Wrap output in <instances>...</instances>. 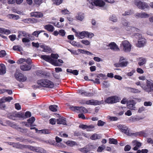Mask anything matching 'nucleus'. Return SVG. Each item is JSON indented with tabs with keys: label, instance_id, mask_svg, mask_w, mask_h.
Segmentation results:
<instances>
[{
	"label": "nucleus",
	"instance_id": "f257e3e1",
	"mask_svg": "<svg viewBox=\"0 0 153 153\" xmlns=\"http://www.w3.org/2000/svg\"><path fill=\"white\" fill-rule=\"evenodd\" d=\"M146 80V84L144 83L143 81L137 82L135 84L137 85H140L145 91L149 93H152V96L153 97V81L151 82L147 79Z\"/></svg>",
	"mask_w": 153,
	"mask_h": 153
},
{
	"label": "nucleus",
	"instance_id": "f03ea898",
	"mask_svg": "<svg viewBox=\"0 0 153 153\" xmlns=\"http://www.w3.org/2000/svg\"><path fill=\"white\" fill-rule=\"evenodd\" d=\"M38 85L40 87L52 88L54 87L53 83L51 81L47 79H42L37 81Z\"/></svg>",
	"mask_w": 153,
	"mask_h": 153
},
{
	"label": "nucleus",
	"instance_id": "7ed1b4c3",
	"mask_svg": "<svg viewBox=\"0 0 153 153\" xmlns=\"http://www.w3.org/2000/svg\"><path fill=\"white\" fill-rule=\"evenodd\" d=\"M94 36V35L93 33L85 31L78 33L77 35H76L77 37L81 39H83L85 37L91 39Z\"/></svg>",
	"mask_w": 153,
	"mask_h": 153
},
{
	"label": "nucleus",
	"instance_id": "20e7f679",
	"mask_svg": "<svg viewBox=\"0 0 153 153\" xmlns=\"http://www.w3.org/2000/svg\"><path fill=\"white\" fill-rule=\"evenodd\" d=\"M134 3L139 9L141 10L149 9L150 8L149 4L147 3L141 1L140 0H135Z\"/></svg>",
	"mask_w": 153,
	"mask_h": 153
},
{
	"label": "nucleus",
	"instance_id": "39448f33",
	"mask_svg": "<svg viewBox=\"0 0 153 153\" xmlns=\"http://www.w3.org/2000/svg\"><path fill=\"white\" fill-rule=\"evenodd\" d=\"M128 63V62L123 56H120L119 62L115 63L114 65L115 67H126Z\"/></svg>",
	"mask_w": 153,
	"mask_h": 153
},
{
	"label": "nucleus",
	"instance_id": "423d86ee",
	"mask_svg": "<svg viewBox=\"0 0 153 153\" xmlns=\"http://www.w3.org/2000/svg\"><path fill=\"white\" fill-rule=\"evenodd\" d=\"M79 103L82 104H86L94 105H100L101 104L100 101L98 100H91L87 101H85V100H80Z\"/></svg>",
	"mask_w": 153,
	"mask_h": 153
},
{
	"label": "nucleus",
	"instance_id": "0eeeda50",
	"mask_svg": "<svg viewBox=\"0 0 153 153\" xmlns=\"http://www.w3.org/2000/svg\"><path fill=\"white\" fill-rule=\"evenodd\" d=\"M91 5L89 6V7L90 8L92 9L94 5L100 7H103L105 5V3L102 0H94L91 2Z\"/></svg>",
	"mask_w": 153,
	"mask_h": 153
},
{
	"label": "nucleus",
	"instance_id": "6e6552de",
	"mask_svg": "<svg viewBox=\"0 0 153 153\" xmlns=\"http://www.w3.org/2000/svg\"><path fill=\"white\" fill-rule=\"evenodd\" d=\"M119 101V97L116 96H112L107 98L105 102L109 104H113Z\"/></svg>",
	"mask_w": 153,
	"mask_h": 153
},
{
	"label": "nucleus",
	"instance_id": "1a4fd4ad",
	"mask_svg": "<svg viewBox=\"0 0 153 153\" xmlns=\"http://www.w3.org/2000/svg\"><path fill=\"white\" fill-rule=\"evenodd\" d=\"M15 77L18 81L20 82H24L27 79V77L23 74L18 72H16L15 74Z\"/></svg>",
	"mask_w": 153,
	"mask_h": 153
},
{
	"label": "nucleus",
	"instance_id": "9d476101",
	"mask_svg": "<svg viewBox=\"0 0 153 153\" xmlns=\"http://www.w3.org/2000/svg\"><path fill=\"white\" fill-rule=\"evenodd\" d=\"M7 102H10V97H4L0 99V109H4L5 108L6 105L4 103Z\"/></svg>",
	"mask_w": 153,
	"mask_h": 153
},
{
	"label": "nucleus",
	"instance_id": "9b49d317",
	"mask_svg": "<svg viewBox=\"0 0 153 153\" xmlns=\"http://www.w3.org/2000/svg\"><path fill=\"white\" fill-rule=\"evenodd\" d=\"M123 50L125 52H128L130 51L131 45L128 41L125 40L123 41Z\"/></svg>",
	"mask_w": 153,
	"mask_h": 153
},
{
	"label": "nucleus",
	"instance_id": "f8f14e48",
	"mask_svg": "<svg viewBox=\"0 0 153 153\" xmlns=\"http://www.w3.org/2000/svg\"><path fill=\"white\" fill-rule=\"evenodd\" d=\"M118 127L120 130L123 132L128 135H131L132 133L129 132L128 127L125 125H120Z\"/></svg>",
	"mask_w": 153,
	"mask_h": 153
},
{
	"label": "nucleus",
	"instance_id": "ddd939ff",
	"mask_svg": "<svg viewBox=\"0 0 153 153\" xmlns=\"http://www.w3.org/2000/svg\"><path fill=\"white\" fill-rule=\"evenodd\" d=\"M146 40L143 38L141 37L138 39V42L136 44V46L138 48L144 47L146 44Z\"/></svg>",
	"mask_w": 153,
	"mask_h": 153
},
{
	"label": "nucleus",
	"instance_id": "4468645a",
	"mask_svg": "<svg viewBox=\"0 0 153 153\" xmlns=\"http://www.w3.org/2000/svg\"><path fill=\"white\" fill-rule=\"evenodd\" d=\"M78 93L82 96L90 97L93 96V94L90 92H87L82 90H79L78 91Z\"/></svg>",
	"mask_w": 153,
	"mask_h": 153
},
{
	"label": "nucleus",
	"instance_id": "2eb2a0df",
	"mask_svg": "<svg viewBox=\"0 0 153 153\" xmlns=\"http://www.w3.org/2000/svg\"><path fill=\"white\" fill-rule=\"evenodd\" d=\"M31 16L35 17L36 18H42L43 16L42 13L39 12H34L31 13Z\"/></svg>",
	"mask_w": 153,
	"mask_h": 153
},
{
	"label": "nucleus",
	"instance_id": "dca6fc26",
	"mask_svg": "<svg viewBox=\"0 0 153 153\" xmlns=\"http://www.w3.org/2000/svg\"><path fill=\"white\" fill-rule=\"evenodd\" d=\"M45 29L50 32H53L54 30V27L52 25L48 24L44 26Z\"/></svg>",
	"mask_w": 153,
	"mask_h": 153
},
{
	"label": "nucleus",
	"instance_id": "f3484780",
	"mask_svg": "<svg viewBox=\"0 0 153 153\" xmlns=\"http://www.w3.org/2000/svg\"><path fill=\"white\" fill-rule=\"evenodd\" d=\"M20 68L23 71H27L30 70L31 68V66L28 65H22L20 66Z\"/></svg>",
	"mask_w": 153,
	"mask_h": 153
},
{
	"label": "nucleus",
	"instance_id": "a211bd4d",
	"mask_svg": "<svg viewBox=\"0 0 153 153\" xmlns=\"http://www.w3.org/2000/svg\"><path fill=\"white\" fill-rule=\"evenodd\" d=\"M76 18L78 20L82 21L84 18V14L81 12H79L76 16Z\"/></svg>",
	"mask_w": 153,
	"mask_h": 153
},
{
	"label": "nucleus",
	"instance_id": "6ab92c4d",
	"mask_svg": "<svg viewBox=\"0 0 153 153\" xmlns=\"http://www.w3.org/2000/svg\"><path fill=\"white\" fill-rule=\"evenodd\" d=\"M41 58L45 60V61L51 63L52 59L50 56L47 55H43L41 56Z\"/></svg>",
	"mask_w": 153,
	"mask_h": 153
},
{
	"label": "nucleus",
	"instance_id": "aec40b11",
	"mask_svg": "<svg viewBox=\"0 0 153 153\" xmlns=\"http://www.w3.org/2000/svg\"><path fill=\"white\" fill-rule=\"evenodd\" d=\"M143 118L137 116L131 117L129 120L130 121L132 122H135L138 121L140 120L143 119Z\"/></svg>",
	"mask_w": 153,
	"mask_h": 153
},
{
	"label": "nucleus",
	"instance_id": "412c9836",
	"mask_svg": "<svg viewBox=\"0 0 153 153\" xmlns=\"http://www.w3.org/2000/svg\"><path fill=\"white\" fill-rule=\"evenodd\" d=\"M57 123L58 124H62L63 125H67L66 124V121L65 120V118H59L57 119Z\"/></svg>",
	"mask_w": 153,
	"mask_h": 153
},
{
	"label": "nucleus",
	"instance_id": "4be33fe9",
	"mask_svg": "<svg viewBox=\"0 0 153 153\" xmlns=\"http://www.w3.org/2000/svg\"><path fill=\"white\" fill-rule=\"evenodd\" d=\"M108 47L110 48V49L113 50H117L119 49L116 44L114 42H112L111 43L108 45Z\"/></svg>",
	"mask_w": 153,
	"mask_h": 153
},
{
	"label": "nucleus",
	"instance_id": "5701e85b",
	"mask_svg": "<svg viewBox=\"0 0 153 153\" xmlns=\"http://www.w3.org/2000/svg\"><path fill=\"white\" fill-rule=\"evenodd\" d=\"M128 89L130 92L135 94L139 93L141 92V91L138 89L131 87H128Z\"/></svg>",
	"mask_w": 153,
	"mask_h": 153
},
{
	"label": "nucleus",
	"instance_id": "b1692460",
	"mask_svg": "<svg viewBox=\"0 0 153 153\" xmlns=\"http://www.w3.org/2000/svg\"><path fill=\"white\" fill-rule=\"evenodd\" d=\"M101 137L100 134H97L96 133L94 134L90 137V139L93 140H95L97 139H99Z\"/></svg>",
	"mask_w": 153,
	"mask_h": 153
},
{
	"label": "nucleus",
	"instance_id": "393cba45",
	"mask_svg": "<svg viewBox=\"0 0 153 153\" xmlns=\"http://www.w3.org/2000/svg\"><path fill=\"white\" fill-rule=\"evenodd\" d=\"M127 107L130 109H132L135 104L134 101V100H130L127 103Z\"/></svg>",
	"mask_w": 153,
	"mask_h": 153
},
{
	"label": "nucleus",
	"instance_id": "a878e982",
	"mask_svg": "<svg viewBox=\"0 0 153 153\" xmlns=\"http://www.w3.org/2000/svg\"><path fill=\"white\" fill-rule=\"evenodd\" d=\"M34 151L38 153H46V151L44 149L37 147H35Z\"/></svg>",
	"mask_w": 153,
	"mask_h": 153
},
{
	"label": "nucleus",
	"instance_id": "bb28decb",
	"mask_svg": "<svg viewBox=\"0 0 153 153\" xmlns=\"http://www.w3.org/2000/svg\"><path fill=\"white\" fill-rule=\"evenodd\" d=\"M1 68H0V75L4 74L6 73L5 67L3 64L0 65Z\"/></svg>",
	"mask_w": 153,
	"mask_h": 153
},
{
	"label": "nucleus",
	"instance_id": "cd10ccee",
	"mask_svg": "<svg viewBox=\"0 0 153 153\" xmlns=\"http://www.w3.org/2000/svg\"><path fill=\"white\" fill-rule=\"evenodd\" d=\"M68 146L73 147L75 145H77V143L75 141H73L68 140L67 142H65Z\"/></svg>",
	"mask_w": 153,
	"mask_h": 153
},
{
	"label": "nucleus",
	"instance_id": "c85d7f7f",
	"mask_svg": "<svg viewBox=\"0 0 153 153\" xmlns=\"http://www.w3.org/2000/svg\"><path fill=\"white\" fill-rule=\"evenodd\" d=\"M24 145H22L19 143H14L13 146L17 148L22 149L24 148Z\"/></svg>",
	"mask_w": 153,
	"mask_h": 153
},
{
	"label": "nucleus",
	"instance_id": "c756f323",
	"mask_svg": "<svg viewBox=\"0 0 153 153\" xmlns=\"http://www.w3.org/2000/svg\"><path fill=\"white\" fill-rule=\"evenodd\" d=\"M51 133L50 130L48 129H43L39 130V133L49 134Z\"/></svg>",
	"mask_w": 153,
	"mask_h": 153
},
{
	"label": "nucleus",
	"instance_id": "7c9ffc66",
	"mask_svg": "<svg viewBox=\"0 0 153 153\" xmlns=\"http://www.w3.org/2000/svg\"><path fill=\"white\" fill-rule=\"evenodd\" d=\"M0 33L2 34H10V30L5 28L0 27Z\"/></svg>",
	"mask_w": 153,
	"mask_h": 153
},
{
	"label": "nucleus",
	"instance_id": "2f4dec72",
	"mask_svg": "<svg viewBox=\"0 0 153 153\" xmlns=\"http://www.w3.org/2000/svg\"><path fill=\"white\" fill-rule=\"evenodd\" d=\"M140 62H138V65L140 66H142L146 63V59L143 57L139 58Z\"/></svg>",
	"mask_w": 153,
	"mask_h": 153
},
{
	"label": "nucleus",
	"instance_id": "473e14b6",
	"mask_svg": "<svg viewBox=\"0 0 153 153\" xmlns=\"http://www.w3.org/2000/svg\"><path fill=\"white\" fill-rule=\"evenodd\" d=\"M35 120V118L33 117H32L27 120L28 123L30 124V126H34V125L32 124Z\"/></svg>",
	"mask_w": 153,
	"mask_h": 153
},
{
	"label": "nucleus",
	"instance_id": "72a5a7b5",
	"mask_svg": "<svg viewBox=\"0 0 153 153\" xmlns=\"http://www.w3.org/2000/svg\"><path fill=\"white\" fill-rule=\"evenodd\" d=\"M57 106L56 105H52L49 106V109L51 111L53 112H56L57 111Z\"/></svg>",
	"mask_w": 153,
	"mask_h": 153
},
{
	"label": "nucleus",
	"instance_id": "f704fd0d",
	"mask_svg": "<svg viewBox=\"0 0 153 153\" xmlns=\"http://www.w3.org/2000/svg\"><path fill=\"white\" fill-rule=\"evenodd\" d=\"M13 116L16 117L24 118V114L22 113H16L13 114Z\"/></svg>",
	"mask_w": 153,
	"mask_h": 153
},
{
	"label": "nucleus",
	"instance_id": "c9c22d12",
	"mask_svg": "<svg viewBox=\"0 0 153 153\" xmlns=\"http://www.w3.org/2000/svg\"><path fill=\"white\" fill-rule=\"evenodd\" d=\"M109 143L116 145L117 143V141L114 138H109Z\"/></svg>",
	"mask_w": 153,
	"mask_h": 153
},
{
	"label": "nucleus",
	"instance_id": "e433bc0d",
	"mask_svg": "<svg viewBox=\"0 0 153 153\" xmlns=\"http://www.w3.org/2000/svg\"><path fill=\"white\" fill-rule=\"evenodd\" d=\"M90 150V148L89 147H87L82 148L81 149V151L85 153H87Z\"/></svg>",
	"mask_w": 153,
	"mask_h": 153
},
{
	"label": "nucleus",
	"instance_id": "4c0bfd02",
	"mask_svg": "<svg viewBox=\"0 0 153 153\" xmlns=\"http://www.w3.org/2000/svg\"><path fill=\"white\" fill-rule=\"evenodd\" d=\"M44 30L35 31L33 33L32 35L36 37H38L39 34L41 33L44 32Z\"/></svg>",
	"mask_w": 153,
	"mask_h": 153
},
{
	"label": "nucleus",
	"instance_id": "58836bf2",
	"mask_svg": "<svg viewBox=\"0 0 153 153\" xmlns=\"http://www.w3.org/2000/svg\"><path fill=\"white\" fill-rule=\"evenodd\" d=\"M13 49L14 50L20 52L22 51V49L21 48V47L19 45L14 46L13 47Z\"/></svg>",
	"mask_w": 153,
	"mask_h": 153
},
{
	"label": "nucleus",
	"instance_id": "ea45409f",
	"mask_svg": "<svg viewBox=\"0 0 153 153\" xmlns=\"http://www.w3.org/2000/svg\"><path fill=\"white\" fill-rule=\"evenodd\" d=\"M50 63L53 65L55 66H60V65L57 62L56 60H54L52 59Z\"/></svg>",
	"mask_w": 153,
	"mask_h": 153
},
{
	"label": "nucleus",
	"instance_id": "a19ab883",
	"mask_svg": "<svg viewBox=\"0 0 153 153\" xmlns=\"http://www.w3.org/2000/svg\"><path fill=\"white\" fill-rule=\"evenodd\" d=\"M79 111L81 112L86 113H88V110L85 108L83 107H79Z\"/></svg>",
	"mask_w": 153,
	"mask_h": 153
},
{
	"label": "nucleus",
	"instance_id": "79ce46f5",
	"mask_svg": "<svg viewBox=\"0 0 153 153\" xmlns=\"http://www.w3.org/2000/svg\"><path fill=\"white\" fill-rule=\"evenodd\" d=\"M35 147L36 146L34 147L30 145H24V148H27L31 151H34Z\"/></svg>",
	"mask_w": 153,
	"mask_h": 153
},
{
	"label": "nucleus",
	"instance_id": "37998d69",
	"mask_svg": "<svg viewBox=\"0 0 153 153\" xmlns=\"http://www.w3.org/2000/svg\"><path fill=\"white\" fill-rule=\"evenodd\" d=\"M109 20L113 21V22H116L117 21V18L114 15H112L110 16Z\"/></svg>",
	"mask_w": 153,
	"mask_h": 153
},
{
	"label": "nucleus",
	"instance_id": "c03bdc74",
	"mask_svg": "<svg viewBox=\"0 0 153 153\" xmlns=\"http://www.w3.org/2000/svg\"><path fill=\"white\" fill-rule=\"evenodd\" d=\"M63 0H52L54 4L57 5H58L61 4L63 2Z\"/></svg>",
	"mask_w": 153,
	"mask_h": 153
},
{
	"label": "nucleus",
	"instance_id": "a18cd8bd",
	"mask_svg": "<svg viewBox=\"0 0 153 153\" xmlns=\"http://www.w3.org/2000/svg\"><path fill=\"white\" fill-rule=\"evenodd\" d=\"M36 74L39 76H43L45 75L44 73L42 71L38 70L36 72Z\"/></svg>",
	"mask_w": 153,
	"mask_h": 153
},
{
	"label": "nucleus",
	"instance_id": "49530a36",
	"mask_svg": "<svg viewBox=\"0 0 153 153\" xmlns=\"http://www.w3.org/2000/svg\"><path fill=\"white\" fill-rule=\"evenodd\" d=\"M22 35L23 36L26 37L27 36V33L25 31H21L19 33V34H18V36L19 38L20 35Z\"/></svg>",
	"mask_w": 153,
	"mask_h": 153
},
{
	"label": "nucleus",
	"instance_id": "de8ad7c7",
	"mask_svg": "<svg viewBox=\"0 0 153 153\" xmlns=\"http://www.w3.org/2000/svg\"><path fill=\"white\" fill-rule=\"evenodd\" d=\"M27 21L28 23H33L37 22V20L34 18H28L27 19Z\"/></svg>",
	"mask_w": 153,
	"mask_h": 153
},
{
	"label": "nucleus",
	"instance_id": "09e8293b",
	"mask_svg": "<svg viewBox=\"0 0 153 153\" xmlns=\"http://www.w3.org/2000/svg\"><path fill=\"white\" fill-rule=\"evenodd\" d=\"M81 42L86 45H88L90 43V42L88 40H82L81 41Z\"/></svg>",
	"mask_w": 153,
	"mask_h": 153
},
{
	"label": "nucleus",
	"instance_id": "8fccbe9b",
	"mask_svg": "<svg viewBox=\"0 0 153 153\" xmlns=\"http://www.w3.org/2000/svg\"><path fill=\"white\" fill-rule=\"evenodd\" d=\"M31 116V112L29 111H26L25 114H24V118H28L30 117Z\"/></svg>",
	"mask_w": 153,
	"mask_h": 153
},
{
	"label": "nucleus",
	"instance_id": "3c124183",
	"mask_svg": "<svg viewBox=\"0 0 153 153\" xmlns=\"http://www.w3.org/2000/svg\"><path fill=\"white\" fill-rule=\"evenodd\" d=\"M90 80L91 81H92L94 83L99 84L100 83V79L98 78H96L95 80L93 79H91Z\"/></svg>",
	"mask_w": 153,
	"mask_h": 153
},
{
	"label": "nucleus",
	"instance_id": "603ef678",
	"mask_svg": "<svg viewBox=\"0 0 153 153\" xmlns=\"http://www.w3.org/2000/svg\"><path fill=\"white\" fill-rule=\"evenodd\" d=\"M105 124V123L102 121L101 120H99L97 123V125L98 126H102Z\"/></svg>",
	"mask_w": 153,
	"mask_h": 153
},
{
	"label": "nucleus",
	"instance_id": "864d4df0",
	"mask_svg": "<svg viewBox=\"0 0 153 153\" xmlns=\"http://www.w3.org/2000/svg\"><path fill=\"white\" fill-rule=\"evenodd\" d=\"M61 13L62 14L66 15V14H69L70 13L67 9H65L61 10Z\"/></svg>",
	"mask_w": 153,
	"mask_h": 153
},
{
	"label": "nucleus",
	"instance_id": "5fc2aeb1",
	"mask_svg": "<svg viewBox=\"0 0 153 153\" xmlns=\"http://www.w3.org/2000/svg\"><path fill=\"white\" fill-rule=\"evenodd\" d=\"M149 17V15L145 12L141 13V18H147Z\"/></svg>",
	"mask_w": 153,
	"mask_h": 153
},
{
	"label": "nucleus",
	"instance_id": "6e6d98bb",
	"mask_svg": "<svg viewBox=\"0 0 153 153\" xmlns=\"http://www.w3.org/2000/svg\"><path fill=\"white\" fill-rule=\"evenodd\" d=\"M59 34L62 36H65L66 33L64 30L63 29L60 30L59 31Z\"/></svg>",
	"mask_w": 153,
	"mask_h": 153
},
{
	"label": "nucleus",
	"instance_id": "4d7b16f0",
	"mask_svg": "<svg viewBox=\"0 0 153 153\" xmlns=\"http://www.w3.org/2000/svg\"><path fill=\"white\" fill-rule=\"evenodd\" d=\"M79 106H73L71 107L70 108L72 111H79Z\"/></svg>",
	"mask_w": 153,
	"mask_h": 153
},
{
	"label": "nucleus",
	"instance_id": "13d9d810",
	"mask_svg": "<svg viewBox=\"0 0 153 153\" xmlns=\"http://www.w3.org/2000/svg\"><path fill=\"white\" fill-rule=\"evenodd\" d=\"M105 148V146H100L98 147L97 151L98 152H101Z\"/></svg>",
	"mask_w": 153,
	"mask_h": 153
},
{
	"label": "nucleus",
	"instance_id": "bf43d9fd",
	"mask_svg": "<svg viewBox=\"0 0 153 153\" xmlns=\"http://www.w3.org/2000/svg\"><path fill=\"white\" fill-rule=\"evenodd\" d=\"M5 92H7L8 94H10V90L0 89V94H3Z\"/></svg>",
	"mask_w": 153,
	"mask_h": 153
},
{
	"label": "nucleus",
	"instance_id": "052dcab7",
	"mask_svg": "<svg viewBox=\"0 0 153 153\" xmlns=\"http://www.w3.org/2000/svg\"><path fill=\"white\" fill-rule=\"evenodd\" d=\"M131 149V146L129 145H127L125 146L124 148V150L126 152L130 150Z\"/></svg>",
	"mask_w": 153,
	"mask_h": 153
},
{
	"label": "nucleus",
	"instance_id": "680f3d73",
	"mask_svg": "<svg viewBox=\"0 0 153 153\" xmlns=\"http://www.w3.org/2000/svg\"><path fill=\"white\" fill-rule=\"evenodd\" d=\"M103 86L105 88H107L109 86V84L108 81H104L103 82Z\"/></svg>",
	"mask_w": 153,
	"mask_h": 153
},
{
	"label": "nucleus",
	"instance_id": "e2e57ef3",
	"mask_svg": "<svg viewBox=\"0 0 153 153\" xmlns=\"http://www.w3.org/2000/svg\"><path fill=\"white\" fill-rule=\"evenodd\" d=\"M6 52L4 50H1L0 52V57H3L6 55Z\"/></svg>",
	"mask_w": 153,
	"mask_h": 153
},
{
	"label": "nucleus",
	"instance_id": "0e129e2a",
	"mask_svg": "<svg viewBox=\"0 0 153 153\" xmlns=\"http://www.w3.org/2000/svg\"><path fill=\"white\" fill-rule=\"evenodd\" d=\"M32 45L33 46L36 48H38L39 46V44L38 42L35 43L33 42L32 43Z\"/></svg>",
	"mask_w": 153,
	"mask_h": 153
},
{
	"label": "nucleus",
	"instance_id": "69168bd1",
	"mask_svg": "<svg viewBox=\"0 0 153 153\" xmlns=\"http://www.w3.org/2000/svg\"><path fill=\"white\" fill-rule=\"evenodd\" d=\"M10 16L13 19L15 20H17L19 18V15H15L13 14H10Z\"/></svg>",
	"mask_w": 153,
	"mask_h": 153
},
{
	"label": "nucleus",
	"instance_id": "338daca9",
	"mask_svg": "<svg viewBox=\"0 0 153 153\" xmlns=\"http://www.w3.org/2000/svg\"><path fill=\"white\" fill-rule=\"evenodd\" d=\"M144 105L145 106H151L152 105V103L150 101H145L144 102Z\"/></svg>",
	"mask_w": 153,
	"mask_h": 153
},
{
	"label": "nucleus",
	"instance_id": "774afa93",
	"mask_svg": "<svg viewBox=\"0 0 153 153\" xmlns=\"http://www.w3.org/2000/svg\"><path fill=\"white\" fill-rule=\"evenodd\" d=\"M15 108L17 110H19L21 109V106L18 103H16L15 104Z\"/></svg>",
	"mask_w": 153,
	"mask_h": 153
}]
</instances>
